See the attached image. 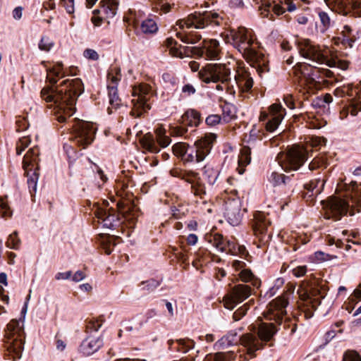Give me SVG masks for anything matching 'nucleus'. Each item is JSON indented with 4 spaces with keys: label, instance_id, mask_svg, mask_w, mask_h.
Instances as JSON below:
<instances>
[{
    "label": "nucleus",
    "instance_id": "63",
    "mask_svg": "<svg viewBox=\"0 0 361 361\" xmlns=\"http://www.w3.org/2000/svg\"><path fill=\"white\" fill-rule=\"evenodd\" d=\"M96 216L99 219H102L103 221H106L110 216L106 214V212L104 210H98L96 213Z\"/></svg>",
    "mask_w": 361,
    "mask_h": 361
},
{
    "label": "nucleus",
    "instance_id": "21",
    "mask_svg": "<svg viewBox=\"0 0 361 361\" xmlns=\"http://www.w3.org/2000/svg\"><path fill=\"white\" fill-rule=\"evenodd\" d=\"M103 345V341L99 336H88L80 346V351L85 356L97 352Z\"/></svg>",
    "mask_w": 361,
    "mask_h": 361
},
{
    "label": "nucleus",
    "instance_id": "36",
    "mask_svg": "<svg viewBox=\"0 0 361 361\" xmlns=\"http://www.w3.org/2000/svg\"><path fill=\"white\" fill-rule=\"evenodd\" d=\"M109 91V103L111 107H109V109H118L121 103V99L118 97L117 89H115L111 87V89H108Z\"/></svg>",
    "mask_w": 361,
    "mask_h": 361
},
{
    "label": "nucleus",
    "instance_id": "5",
    "mask_svg": "<svg viewBox=\"0 0 361 361\" xmlns=\"http://www.w3.org/2000/svg\"><path fill=\"white\" fill-rule=\"evenodd\" d=\"M309 157V152L306 147L294 145L286 154L279 157L281 168L286 172L297 171Z\"/></svg>",
    "mask_w": 361,
    "mask_h": 361
},
{
    "label": "nucleus",
    "instance_id": "55",
    "mask_svg": "<svg viewBox=\"0 0 361 361\" xmlns=\"http://www.w3.org/2000/svg\"><path fill=\"white\" fill-rule=\"evenodd\" d=\"M63 6L69 14H72L75 11L74 0H61Z\"/></svg>",
    "mask_w": 361,
    "mask_h": 361
},
{
    "label": "nucleus",
    "instance_id": "24",
    "mask_svg": "<svg viewBox=\"0 0 361 361\" xmlns=\"http://www.w3.org/2000/svg\"><path fill=\"white\" fill-rule=\"evenodd\" d=\"M23 337L24 335L22 336H15L12 337V338L6 339V341L8 343V350L9 353L15 355L13 358H20L21 357V353L24 346Z\"/></svg>",
    "mask_w": 361,
    "mask_h": 361
},
{
    "label": "nucleus",
    "instance_id": "15",
    "mask_svg": "<svg viewBox=\"0 0 361 361\" xmlns=\"http://www.w3.org/2000/svg\"><path fill=\"white\" fill-rule=\"evenodd\" d=\"M270 226V220L263 212H259L255 215L252 229L255 235L259 238L260 240H264L267 235L268 238L270 236V234L268 232V229Z\"/></svg>",
    "mask_w": 361,
    "mask_h": 361
},
{
    "label": "nucleus",
    "instance_id": "28",
    "mask_svg": "<svg viewBox=\"0 0 361 361\" xmlns=\"http://www.w3.org/2000/svg\"><path fill=\"white\" fill-rule=\"evenodd\" d=\"M23 335L24 332L20 325V322L12 319L7 325L6 339H10L15 336H22Z\"/></svg>",
    "mask_w": 361,
    "mask_h": 361
},
{
    "label": "nucleus",
    "instance_id": "53",
    "mask_svg": "<svg viewBox=\"0 0 361 361\" xmlns=\"http://www.w3.org/2000/svg\"><path fill=\"white\" fill-rule=\"evenodd\" d=\"M220 121H221V117H220V116H219L217 114L210 115L206 118L207 124L210 126H214L219 124L220 123Z\"/></svg>",
    "mask_w": 361,
    "mask_h": 361
},
{
    "label": "nucleus",
    "instance_id": "1",
    "mask_svg": "<svg viewBox=\"0 0 361 361\" xmlns=\"http://www.w3.org/2000/svg\"><path fill=\"white\" fill-rule=\"evenodd\" d=\"M83 92L80 79L64 80L56 90L46 87L41 91V97L46 102H54V114L59 123L66 122L75 113L78 97Z\"/></svg>",
    "mask_w": 361,
    "mask_h": 361
},
{
    "label": "nucleus",
    "instance_id": "38",
    "mask_svg": "<svg viewBox=\"0 0 361 361\" xmlns=\"http://www.w3.org/2000/svg\"><path fill=\"white\" fill-rule=\"evenodd\" d=\"M188 147L185 142H178L173 146V152L176 157H180L183 161Z\"/></svg>",
    "mask_w": 361,
    "mask_h": 361
},
{
    "label": "nucleus",
    "instance_id": "8",
    "mask_svg": "<svg viewBox=\"0 0 361 361\" xmlns=\"http://www.w3.org/2000/svg\"><path fill=\"white\" fill-rule=\"evenodd\" d=\"M154 133L156 139L151 133L145 134L141 139L140 143L142 147L151 153H158L161 147H166L171 143V139L166 135V130L159 126L157 127Z\"/></svg>",
    "mask_w": 361,
    "mask_h": 361
},
{
    "label": "nucleus",
    "instance_id": "32",
    "mask_svg": "<svg viewBox=\"0 0 361 361\" xmlns=\"http://www.w3.org/2000/svg\"><path fill=\"white\" fill-rule=\"evenodd\" d=\"M63 74V64L57 63L52 68L48 71L47 79L51 83L54 84L57 82L55 77H62Z\"/></svg>",
    "mask_w": 361,
    "mask_h": 361
},
{
    "label": "nucleus",
    "instance_id": "51",
    "mask_svg": "<svg viewBox=\"0 0 361 361\" xmlns=\"http://www.w3.org/2000/svg\"><path fill=\"white\" fill-rule=\"evenodd\" d=\"M239 277L242 281L249 282L254 278V275L250 270L243 269L239 274Z\"/></svg>",
    "mask_w": 361,
    "mask_h": 361
},
{
    "label": "nucleus",
    "instance_id": "31",
    "mask_svg": "<svg viewBox=\"0 0 361 361\" xmlns=\"http://www.w3.org/2000/svg\"><path fill=\"white\" fill-rule=\"evenodd\" d=\"M183 122L188 125L197 126L200 121V114L193 109L187 111L183 116Z\"/></svg>",
    "mask_w": 361,
    "mask_h": 361
},
{
    "label": "nucleus",
    "instance_id": "35",
    "mask_svg": "<svg viewBox=\"0 0 361 361\" xmlns=\"http://www.w3.org/2000/svg\"><path fill=\"white\" fill-rule=\"evenodd\" d=\"M141 30L145 34H152L158 30V26L154 20L146 19L141 24Z\"/></svg>",
    "mask_w": 361,
    "mask_h": 361
},
{
    "label": "nucleus",
    "instance_id": "44",
    "mask_svg": "<svg viewBox=\"0 0 361 361\" xmlns=\"http://www.w3.org/2000/svg\"><path fill=\"white\" fill-rule=\"evenodd\" d=\"M102 325L101 319H91L87 321L86 331L90 333L92 331H97Z\"/></svg>",
    "mask_w": 361,
    "mask_h": 361
},
{
    "label": "nucleus",
    "instance_id": "27",
    "mask_svg": "<svg viewBox=\"0 0 361 361\" xmlns=\"http://www.w3.org/2000/svg\"><path fill=\"white\" fill-rule=\"evenodd\" d=\"M215 71L214 63L207 64L199 71V78L205 83H216Z\"/></svg>",
    "mask_w": 361,
    "mask_h": 361
},
{
    "label": "nucleus",
    "instance_id": "30",
    "mask_svg": "<svg viewBox=\"0 0 361 361\" xmlns=\"http://www.w3.org/2000/svg\"><path fill=\"white\" fill-rule=\"evenodd\" d=\"M121 73L120 69L115 68L109 71L107 75V88L111 89V87L117 89L118 82L121 80Z\"/></svg>",
    "mask_w": 361,
    "mask_h": 361
},
{
    "label": "nucleus",
    "instance_id": "4",
    "mask_svg": "<svg viewBox=\"0 0 361 361\" xmlns=\"http://www.w3.org/2000/svg\"><path fill=\"white\" fill-rule=\"evenodd\" d=\"M222 20L223 18L216 12H195L189 15L186 18L179 20L176 25L181 29L185 27L204 29L209 25L219 26L221 25Z\"/></svg>",
    "mask_w": 361,
    "mask_h": 361
},
{
    "label": "nucleus",
    "instance_id": "43",
    "mask_svg": "<svg viewBox=\"0 0 361 361\" xmlns=\"http://www.w3.org/2000/svg\"><path fill=\"white\" fill-rule=\"evenodd\" d=\"M326 159L324 156L317 157L309 164V169L314 171L322 167H326Z\"/></svg>",
    "mask_w": 361,
    "mask_h": 361
},
{
    "label": "nucleus",
    "instance_id": "12",
    "mask_svg": "<svg viewBox=\"0 0 361 361\" xmlns=\"http://www.w3.org/2000/svg\"><path fill=\"white\" fill-rule=\"evenodd\" d=\"M324 207L326 209L325 217L330 219L334 218L336 220L347 214L349 204L343 199L337 197H331L326 201L322 202Z\"/></svg>",
    "mask_w": 361,
    "mask_h": 361
},
{
    "label": "nucleus",
    "instance_id": "16",
    "mask_svg": "<svg viewBox=\"0 0 361 361\" xmlns=\"http://www.w3.org/2000/svg\"><path fill=\"white\" fill-rule=\"evenodd\" d=\"M335 9L343 16H361V0H336Z\"/></svg>",
    "mask_w": 361,
    "mask_h": 361
},
{
    "label": "nucleus",
    "instance_id": "46",
    "mask_svg": "<svg viewBox=\"0 0 361 361\" xmlns=\"http://www.w3.org/2000/svg\"><path fill=\"white\" fill-rule=\"evenodd\" d=\"M31 140L28 136H24L19 139L16 143V153L20 154L22 152L29 146Z\"/></svg>",
    "mask_w": 361,
    "mask_h": 361
},
{
    "label": "nucleus",
    "instance_id": "64",
    "mask_svg": "<svg viewBox=\"0 0 361 361\" xmlns=\"http://www.w3.org/2000/svg\"><path fill=\"white\" fill-rule=\"evenodd\" d=\"M13 16L16 20L20 19L23 16V8L20 6L16 7L13 11Z\"/></svg>",
    "mask_w": 361,
    "mask_h": 361
},
{
    "label": "nucleus",
    "instance_id": "14",
    "mask_svg": "<svg viewBox=\"0 0 361 361\" xmlns=\"http://www.w3.org/2000/svg\"><path fill=\"white\" fill-rule=\"evenodd\" d=\"M251 295V288L248 285L235 286L229 294L224 298V307L233 310L238 303L242 302Z\"/></svg>",
    "mask_w": 361,
    "mask_h": 361
},
{
    "label": "nucleus",
    "instance_id": "11",
    "mask_svg": "<svg viewBox=\"0 0 361 361\" xmlns=\"http://www.w3.org/2000/svg\"><path fill=\"white\" fill-rule=\"evenodd\" d=\"M74 128L75 142L84 148L94 140L96 127L93 123L78 121L74 126Z\"/></svg>",
    "mask_w": 361,
    "mask_h": 361
},
{
    "label": "nucleus",
    "instance_id": "59",
    "mask_svg": "<svg viewBox=\"0 0 361 361\" xmlns=\"http://www.w3.org/2000/svg\"><path fill=\"white\" fill-rule=\"evenodd\" d=\"M268 7H271V5H269ZM271 11L276 16L281 15L285 12V9L279 4H274L271 6Z\"/></svg>",
    "mask_w": 361,
    "mask_h": 361
},
{
    "label": "nucleus",
    "instance_id": "9",
    "mask_svg": "<svg viewBox=\"0 0 361 361\" xmlns=\"http://www.w3.org/2000/svg\"><path fill=\"white\" fill-rule=\"evenodd\" d=\"M39 151L37 147L31 148L26 153L23 161V168L25 175L27 177V183L34 190L36 189L37 181L39 177Z\"/></svg>",
    "mask_w": 361,
    "mask_h": 361
},
{
    "label": "nucleus",
    "instance_id": "45",
    "mask_svg": "<svg viewBox=\"0 0 361 361\" xmlns=\"http://www.w3.org/2000/svg\"><path fill=\"white\" fill-rule=\"evenodd\" d=\"M20 240L17 232L11 234L6 241V246L11 249L17 250L19 247Z\"/></svg>",
    "mask_w": 361,
    "mask_h": 361
},
{
    "label": "nucleus",
    "instance_id": "10",
    "mask_svg": "<svg viewBox=\"0 0 361 361\" xmlns=\"http://www.w3.org/2000/svg\"><path fill=\"white\" fill-rule=\"evenodd\" d=\"M150 89L149 85L147 84H140L138 86L133 87L132 96L134 98L132 99V102L134 107L130 112L132 115L140 116L142 111L150 108L147 104V97Z\"/></svg>",
    "mask_w": 361,
    "mask_h": 361
},
{
    "label": "nucleus",
    "instance_id": "23",
    "mask_svg": "<svg viewBox=\"0 0 361 361\" xmlns=\"http://www.w3.org/2000/svg\"><path fill=\"white\" fill-rule=\"evenodd\" d=\"M99 10H95L94 13H101L106 18H113L117 13L118 7V0H102Z\"/></svg>",
    "mask_w": 361,
    "mask_h": 361
},
{
    "label": "nucleus",
    "instance_id": "20",
    "mask_svg": "<svg viewBox=\"0 0 361 361\" xmlns=\"http://www.w3.org/2000/svg\"><path fill=\"white\" fill-rule=\"evenodd\" d=\"M278 331L276 326L272 323H261L257 329V336L261 340V343L265 345L274 339V335Z\"/></svg>",
    "mask_w": 361,
    "mask_h": 361
},
{
    "label": "nucleus",
    "instance_id": "17",
    "mask_svg": "<svg viewBox=\"0 0 361 361\" xmlns=\"http://www.w3.org/2000/svg\"><path fill=\"white\" fill-rule=\"evenodd\" d=\"M240 343L250 355H253L256 351L262 350L264 347L257 334L252 333L243 334L240 338Z\"/></svg>",
    "mask_w": 361,
    "mask_h": 361
},
{
    "label": "nucleus",
    "instance_id": "3",
    "mask_svg": "<svg viewBox=\"0 0 361 361\" xmlns=\"http://www.w3.org/2000/svg\"><path fill=\"white\" fill-rule=\"evenodd\" d=\"M298 49L301 56L317 63H325L331 68L336 67L342 70L348 68L349 63L347 61L339 59L337 55L329 49L321 50L309 39H302L299 42Z\"/></svg>",
    "mask_w": 361,
    "mask_h": 361
},
{
    "label": "nucleus",
    "instance_id": "13",
    "mask_svg": "<svg viewBox=\"0 0 361 361\" xmlns=\"http://www.w3.org/2000/svg\"><path fill=\"white\" fill-rule=\"evenodd\" d=\"M173 176L185 180L191 184L192 192L200 197L206 194L205 186L201 183L198 174L192 171H187L182 169H175L171 171Z\"/></svg>",
    "mask_w": 361,
    "mask_h": 361
},
{
    "label": "nucleus",
    "instance_id": "48",
    "mask_svg": "<svg viewBox=\"0 0 361 361\" xmlns=\"http://www.w3.org/2000/svg\"><path fill=\"white\" fill-rule=\"evenodd\" d=\"M226 183L228 184V186L224 190L225 192L230 194H236V186L238 184V180L233 177H229L226 180Z\"/></svg>",
    "mask_w": 361,
    "mask_h": 361
},
{
    "label": "nucleus",
    "instance_id": "39",
    "mask_svg": "<svg viewBox=\"0 0 361 361\" xmlns=\"http://www.w3.org/2000/svg\"><path fill=\"white\" fill-rule=\"evenodd\" d=\"M285 179L286 176L284 174L276 171L271 172L268 177L269 181L273 186H278L285 183Z\"/></svg>",
    "mask_w": 361,
    "mask_h": 361
},
{
    "label": "nucleus",
    "instance_id": "56",
    "mask_svg": "<svg viewBox=\"0 0 361 361\" xmlns=\"http://www.w3.org/2000/svg\"><path fill=\"white\" fill-rule=\"evenodd\" d=\"M247 308L243 306L238 309L233 314V318L235 321L240 320L244 315H245Z\"/></svg>",
    "mask_w": 361,
    "mask_h": 361
},
{
    "label": "nucleus",
    "instance_id": "49",
    "mask_svg": "<svg viewBox=\"0 0 361 361\" xmlns=\"http://www.w3.org/2000/svg\"><path fill=\"white\" fill-rule=\"evenodd\" d=\"M343 361H361V357L357 352L348 350L344 354Z\"/></svg>",
    "mask_w": 361,
    "mask_h": 361
},
{
    "label": "nucleus",
    "instance_id": "52",
    "mask_svg": "<svg viewBox=\"0 0 361 361\" xmlns=\"http://www.w3.org/2000/svg\"><path fill=\"white\" fill-rule=\"evenodd\" d=\"M213 358L214 361H230V354L219 352L214 355L210 356L209 358Z\"/></svg>",
    "mask_w": 361,
    "mask_h": 361
},
{
    "label": "nucleus",
    "instance_id": "29",
    "mask_svg": "<svg viewBox=\"0 0 361 361\" xmlns=\"http://www.w3.org/2000/svg\"><path fill=\"white\" fill-rule=\"evenodd\" d=\"M251 150L248 147H243L241 150L238 158V164L240 166L239 173L242 174L244 172V169L242 167H245L250 163L251 161Z\"/></svg>",
    "mask_w": 361,
    "mask_h": 361
},
{
    "label": "nucleus",
    "instance_id": "58",
    "mask_svg": "<svg viewBox=\"0 0 361 361\" xmlns=\"http://www.w3.org/2000/svg\"><path fill=\"white\" fill-rule=\"evenodd\" d=\"M319 16L322 25L325 27H329L330 25L331 20L327 13H326L325 12H320L319 13Z\"/></svg>",
    "mask_w": 361,
    "mask_h": 361
},
{
    "label": "nucleus",
    "instance_id": "47",
    "mask_svg": "<svg viewBox=\"0 0 361 361\" xmlns=\"http://www.w3.org/2000/svg\"><path fill=\"white\" fill-rule=\"evenodd\" d=\"M270 116H281L283 118L285 114V109H283L281 104H273L269 108Z\"/></svg>",
    "mask_w": 361,
    "mask_h": 361
},
{
    "label": "nucleus",
    "instance_id": "41",
    "mask_svg": "<svg viewBox=\"0 0 361 361\" xmlns=\"http://www.w3.org/2000/svg\"><path fill=\"white\" fill-rule=\"evenodd\" d=\"M203 176L209 185H213L216 180L218 172L212 168L204 166Z\"/></svg>",
    "mask_w": 361,
    "mask_h": 361
},
{
    "label": "nucleus",
    "instance_id": "7",
    "mask_svg": "<svg viewBox=\"0 0 361 361\" xmlns=\"http://www.w3.org/2000/svg\"><path fill=\"white\" fill-rule=\"evenodd\" d=\"M214 140V135L210 134L197 140L194 147H188L183 161L197 163L202 161L209 154Z\"/></svg>",
    "mask_w": 361,
    "mask_h": 361
},
{
    "label": "nucleus",
    "instance_id": "18",
    "mask_svg": "<svg viewBox=\"0 0 361 361\" xmlns=\"http://www.w3.org/2000/svg\"><path fill=\"white\" fill-rule=\"evenodd\" d=\"M212 245L220 252L236 255V245L234 242L224 239L223 235L215 233L210 240Z\"/></svg>",
    "mask_w": 361,
    "mask_h": 361
},
{
    "label": "nucleus",
    "instance_id": "54",
    "mask_svg": "<svg viewBox=\"0 0 361 361\" xmlns=\"http://www.w3.org/2000/svg\"><path fill=\"white\" fill-rule=\"evenodd\" d=\"M307 272V267L305 265L298 266L292 269L293 274L296 277H301L305 275Z\"/></svg>",
    "mask_w": 361,
    "mask_h": 361
},
{
    "label": "nucleus",
    "instance_id": "61",
    "mask_svg": "<svg viewBox=\"0 0 361 361\" xmlns=\"http://www.w3.org/2000/svg\"><path fill=\"white\" fill-rule=\"evenodd\" d=\"M182 91L183 93L187 94L188 96H190L195 94V89L192 85L187 84L183 87Z\"/></svg>",
    "mask_w": 361,
    "mask_h": 361
},
{
    "label": "nucleus",
    "instance_id": "2",
    "mask_svg": "<svg viewBox=\"0 0 361 361\" xmlns=\"http://www.w3.org/2000/svg\"><path fill=\"white\" fill-rule=\"evenodd\" d=\"M221 37L227 44H231L250 63H260L264 54L259 51V43L255 32L245 27L228 30L221 33Z\"/></svg>",
    "mask_w": 361,
    "mask_h": 361
},
{
    "label": "nucleus",
    "instance_id": "6",
    "mask_svg": "<svg viewBox=\"0 0 361 361\" xmlns=\"http://www.w3.org/2000/svg\"><path fill=\"white\" fill-rule=\"evenodd\" d=\"M292 293L290 289H288L281 295L271 300L264 312V317L268 320H274L280 324L286 314V307Z\"/></svg>",
    "mask_w": 361,
    "mask_h": 361
},
{
    "label": "nucleus",
    "instance_id": "60",
    "mask_svg": "<svg viewBox=\"0 0 361 361\" xmlns=\"http://www.w3.org/2000/svg\"><path fill=\"white\" fill-rule=\"evenodd\" d=\"M0 207L2 209L3 216H8L11 214L7 202H5L2 198L0 199Z\"/></svg>",
    "mask_w": 361,
    "mask_h": 361
},
{
    "label": "nucleus",
    "instance_id": "40",
    "mask_svg": "<svg viewBox=\"0 0 361 361\" xmlns=\"http://www.w3.org/2000/svg\"><path fill=\"white\" fill-rule=\"evenodd\" d=\"M177 36L182 42L187 44H196L202 38V36L197 33H190L186 35H182L180 33H177Z\"/></svg>",
    "mask_w": 361,
    "mask_h": 361
},
{
    "label": "nucleus",
    "instance_id": "42",
    "mask_svg": "<svg viewBox=\"0 0 361 361\" xmlns=\"http://www.w3.org/2000/svg\"><path fill=\"white\" fill-rule=\"evenodd\" d=\"M298 293L299 295V298L301 300L306 302L307 305H310L312 307H315L314 302H317L315 299L312 298V297L310 295L308 291L303 288H300L298 290Z\"/></svg>",
    "mask_w": 361,
    "mask_h": 361
},
{
    "label": "nucleus",
    "instance_id": "50",
    "mask_svg": "<svg viewBox=\"0 0 361 361\" xmlns=\"http://www.w3.org/2000/svg\"><path fill=\"white\" fill-rule=\"evenodd\" d=\"M53 46L52 41L47 37H43L39 44V47L41 50L48 51L51 49Z\"/></svg>",
    "mask_w": 361,
    "mask_h": 361
},
{
    "label": "nucleus",
    "instance_id": "34",
    "mask_svg": "<svg viewBox=\"0 0 361 361\" xmlns=\"http://www.w3.org/2000/svg\"><path fill=\"white\" fill-rule=\"evenodd\" d=\"M342 34L343 36V44H348L350 47H352L355 41V37L353 35V28L348 25H344Z\"/></svg>",
    "mask_w": 361,
    "mask_h": 361
},
{
    "label": "nucleus",
    "instance_id": "19",
    "mask_svg": "<svg viewBox=\"0 0 361 361\" xmlns=\"http://www.w3.org/2000/svg\"><path fill=\"white\" fill-rule=\"evenodd\" d=\"M198 51L207 59H217L221 51L219 42L216 39H204L203 47Z\"/></svg>",
    "mask_w": 361,
    "mask_h": 361
},
{
    "label": "nucleus",
    "instance_id": "33",
    "mask_svg": "<svg viewBox=\"0 0 361 361\" xmlns=\"http://www.w3.org/2000/svg\"><path fill=\"white\" fill-rule=\"evenodd\" d=\"M192 49L193 48L182 46H180L179 48L171 47L169 51L170 54L173 56L183 58L185 56H190L192 54Z\"/></svg>",
    "mask_w": 361,
    "mask_h": 361
},
{
    "label": "nucleus",
    "instance_id": "22",
    "mask_svg": "<svg viewBox=\"0 0 361 361\" xmlns=\"http://www.w3.org/2000/svg\"><path fill=\"white\" fill-rule=\"evenodd\" d=\"M235 80L243 92H248L253 86V80L250 73L244 68H238L236 71Z\"/></svg>",
    "mask_w": 361,
    "mask_h": 361
},
{
    "label": "nucleus",
    "instance_id": "25",
    "mask_svg": "<svg viewBox=\"0 0 361 361\" xmlns=\"http://www.w3.org/2000/svg\"><path fill=\"white\" fill-rule=\"evenodd\" d=\"M230 63H214L215 76L216 78V83L230 82L231 69Z\"/></svg>",
    "mask_w": 361,
    "mask_h": 361
},
{
    "label": "nucleus",
    "instance_id": "57",
    "mask_svg": "<svg viewBox=\"0 0 361 361\" xmlns=\"http://www.w3.org/2000/svg\"><path fill=\"white\" fill-rule=\"evenodd\" d=\"M84 56L88 59L97 60L99 59V54L96 51L91 49H87L84 51Z\"/></svg>",
    "mask_w": 361,
    "mask_h": 361
},
{
    "label": "nucleus",
    "instance_id": "62",
    "mask_svg": "<svg viewBox=\"0 0 361 361\" xmlns=\"http://www.w3.org/2000/svg\"><path fill=\"white\" fill-rule=\"evenodd\" d=\"M324 142H325V139L323 137H313V138H312L311 145L313 147H317V146L323 145Z\"/></svg>",
    "mask_w": 361,
    "mask_h": 361
},
{
    "label": "nucleus",
    "instance_id": "37",
    "mask_svg": "<svg viewBox=\"0 0 361 361\" xmlns=\"http://www.w3.org/2000/svg\"><path fill=\"white\" fill-rule=\"evenodd\" d=\"M282 120L281 116H270V118L265 124L266 130L269 133L274 132L277 129Z\"/></svg>",
    "mask_w": 361,
    "mask_h": 361
},
{
    "label": "nucleus",
    "instance_id": "26",
    "mask_svg": "<svg viewBox=\"0 0 361 361\" xmlns=\"http://www.w3.org/2000/svg\"><path fill=\"white\" fill-rule=\"evenodd\" d=\"M225 215L228 219V221L232 226L238 225L241 221L240 208L238 202H234L233 207H227Z\"/></svg>",
    "mask_w": 361,
    "mask_h": 361
}]
</instances>
